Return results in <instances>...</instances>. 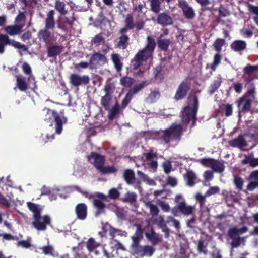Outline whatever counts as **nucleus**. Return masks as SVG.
<instances>
[{
    "mask_svg": "<svg viewBox=\"0 0 258 258\" xmlns=\"http://www.w3.org/2000/svg\"><path fill=\"white\" fill-rule=\"evenodd\" d=\"M63 48L64 47L62 45L49 46L47 49V56L48 57H55L61 53Z\"/></svg>",
    "mask_w": 258,
    "mask_h": 258,
    "instance_id": "aec40b11",
    "label": "nucleus"
},
{
    "mask_svg": "<svg viewBox=\"0 0 258 258\" xmlns=\"http://www.w3.org/2000/svg\"><path fill=\"white\" fill-rule=\"evenodd\" d=\"M229 145L232 147H238L242 148L247 146V143L242 135H240L237 138L230 140L228 142Z\"/></svg>",
    "mask_w": 258,
    "mask_h": 258,
    "instance_id": "6ab92c4d",
    "label": "nucleus"
},
{
    "mask_svg": "<svg viewBox=\"0 0 258 258\" xmlns=\"http://www.w3.org/2000/svg\"><path fill=\"white\" fill-rule=\"evenodd\" d=\"M258 70V66L247 65L243 69L244 75H250Z\"/></svg>",
    "mask_w": 258,
    "mask_h": 258,
    "instance_id": "5fc2aeb1",
    "label": "nucleus"
},
{
    "mask_svg": "<svg viewBox=\"0 0 258 258\" xmlns=\"http://www.w3.org/2000/svg\"><path fill=\"white\" fill-rule=\"evenodd\" d=\"M136 226L137 227V229L134 235L140 237V238H143L144 229L142 228V225L141 224H137L136 225Z\"/></svg>",
    "mask_w": 258,
    "mask_h": 258,
    "instance_id": "774afa93",
    "label": "nucleus"
},
{
    "mask_svg": "<svg viewBox=\"0 0 258 258\" xmlns=\"http://www.w3.org/2000/svg\"><path fill=\"white\" fill-rule=\"evenodd\" d=\"M117 169L113 166H104V165L99 170V172L103 174H111L116 172Z\"/></svg>",
    "mask_w": 258,
    "mask_h": 258,
    "instance_id": "603ef678",
    "label": "nucleus"
},
{
    "mask_svg": "<svg viewBox=\"0 0 258 258\" xmlns=\"http://www.w3.org/2000/svg\"><path fill=\"white\" fill-rule=\"evenodd\" d=\"M158 134L161 136V139L165 143L168 144L170 142L171 133L169 128L159 132Z\"/></svg>",
    "mask_w": 258,
    "mask_h": 258,
    "instance_id": "4c0bfd02",
    "label": "nucleus"
},
{
    "mask_svg": "<svg viewBox=\"0 0 258 258\" xmlns=\"http://www.w3.org/2000/svg\"><path fill=\"white\" fill-rule=\"evenodd\" d=\"M233 182L237 189L241 191L243 186L244 181L243 179L238 175H235L234 177Z\"/></svg>",
    "mask_w": 258,
    "mask_h": 258,
    "instance_id": "3c124183",
    "label": "nucleus"
},
{
    "mask_svg": "<svg viewBox=\"0 0 258 258\" xmlns=\"http://www.w3.org/2000/svg\"><path fill=\"white\" fill-rule=\"evenodd\" d=\"M240 34L245 38H251L253 35L252 31L248 29L243 28L240 30Z\"/></svg>",
    "mask_w": 258,
    "mask_h": 258,
    "instance_id": "338daca9",
    "label": "nucleus"
},
{
    "mask_svg": "<svg viewBox=\"0 0 258 258\" xmlns=\"http://www.w3.org/2000/svg\"><path fill=\"white\" fill-rule=\"evenodd\" d=\"M7 45H11L15 48L21 50L23 51H26L28 50V47L27 46L22 44L14 39H10L6 34L0 33V54L4 53L5 51V47Z\"/></svg>",
    "mask_w": 258,
    "mask_h": 258,
    "instance_id": "39448f33",
    "label": "nucleus"
},
{
    "mask_svg": "<svg viewBox=\"0 0 258 258\" xmlns=\"http://www.w3.org/2000/svg\"><path fill=\"white\" fill-rule=\"evenodd\" d=\"M27 206L29 209L33 212V217L40 215L41 209L39 208L38 205L32 202H29L27 203Z\"/></svg>",
    "mask_w": 258,
    "mask_h": 258,
    "instance_id": "a19ab883",
    "label": "nucleus"
},
{
    "mask_svg": "<svg viewBox=\"0 0 258 258\" xmlns=\"http://www.w3.org/2000/svg\"><path fill=\"white\" fill-rule=\"evenodd\" d=\"M222 83V77L221 75L218 74L216 77V79L213 81L209 87V93L211 95L214 94L221 86Z\"/></svg>",
    "mask_w": 258,
    "mask_h": 258,
    "instance_id": "393cba45",
    "label": "nucleus"
},
{
    "mask_svg": "<svg viewBox=\"0 0 258 258\" xmlns=\"http://www.w3.org/2000/svg\"><path fill=\"white\" fill-rule=\"evenodd\" d=\"M123 177L127 184H133L135 177V173L131 169L125 170L123 172Z\"/></svg>",
    "mask_w": 258,
    "mask_h": 258,
    "instance_id": "473e14b6",
    "label": "nucleus"
},
{
    "mask_svg": "<svg viewBox=\"0 0 258 258\" xmlns=\"http://www.w3.org/2000/svg\"><path fill=\"white\" fill-rule=\"evenodd\" d=\"M146 228L149 229V232H146L145 233L147 239L153 245L158 244L161 241L159 234L155 233L153 227L150 226L149 223H148Z\"/></svg>",
    "mask_w": 258,
    "mask_h": 258,
    "instance_id": "2eb2a0df",
    "label": "nucleus"
},
{
    "mask_svg": "<svg viewBox=\"0 0 258 258\" xmlns=\"http://www.w3.org/2000/svg\"><path fill=\"white\" fill-rule=\"evenodd\" d=\"M121 107L119 103L116 102L114 105V106L112 108H110L109 110L108 113V118L110 120L113 119L119 113L120 110L121 109Z\"/></svg>",
    "mask_w": 258,
    "mask_h": 258,
    "instance_id": "72a5a7b5",
    "label": "nucleus"
},
{
    "mask_svg": "<svg viewBox=\"0 0 258 258\" xmlns=\"http://www.w3.org/2000/svg\"><path fill=\"white\" fill-rule=\"evenodd\" d=\"M147 41L146 46L139 51L131 61V67L134 70L138 69L143 64V62L152 57L156 43L154 39L149 36L147 37Z\"/></svg>",
    "mask_w": 258,
    "mask_h": 258,
    "instance_id": "f257e3e1",
    "label": "nucleus"
},
{
    "mask_svg": "<svg viewBox=\"0 0 258 258\" xmlns=\"http://www.w3.org/2000/svg\"><path fill=\"white\" fill-rule=\"evenodd\" d=\"M252 98L243 96L238 101L239 113H246L250 111L252 106Z\"/></svg>",
    "mask_w": 258,
    "mask_h": 258,
    "instance_id": "1a4fd4ad",
    "label": "nucleus"
},
{
    "mask_svg": "<svg viewBox=\"0 0 258 258\" xmlns=\"http://www.w3.org/2000/svg\"><path fill=\"white\" fill-rule=\"evenodd\" d=\"M121 57L117 53H112L111 55V59L114 64L115 69L117 71H120L122 70L123 64L121 61Z\"/></svg>",
    "mask_w": 258,
    "mask_h": 258,
    "instance_id": "c756f323",
    "label": "nucleus"
},
{
    "mask_svg": "<svg viewBox=\"0 0 258 258\" xmlns=\"http://www.w3.org/2000/svg\"><path fill=\"white\" fill-rule=\"evenodd\" d=\"M166 223H172L173 226H174L177 229H178L180 228V223L178 220L174 218L172 216H167L166 218Z\"/></svg>",
    "mask_w": 258,
    "mask_h": 258,
    "instance_id": "052dcab7",
    "label": "nucleus"
},
{
    "mask_svg": "<svg viewBox=\"0 0 258 258\" xmlns=\"http://www.w3.org/2000/svg\"><path fill=\"white\" fill-rule=\"evenodd\" d=\"M173 138L179 140L182 133V127L180 124H173L168 128Z\"/></svg>",
    "mask_w": 258,
    "mask_h": 258,
    "instance_id": "b1692460",
    "label": "nucleus"
},
{
    "mask_svg": "<svg viewBox=\"0 0 258 258\" xmlns=\"http://www.w3.org/2000/svg\"><path fill=\"white\" fill-rule=\"evenodd\" d=\"M100 245V244L96 242L93 238H89L86 242V247L89 252H93Z\"/></svg>",
    "mask_w": 258,
    "mask_h": 258,
    "instance_id": "79ce46f5",
    "label": "nucleus"
},
{
    "mask_svg": "<svg viewBox=\"0 0 258 258\" xmlns=\"http://www.w3.org/2000/svg\"><path fill=\"white\" fill-rule=\"evenodd\" d=\"M155 251V249L151 246L145 245L140 246L133 252L134 254L138 255L141 257L144 256H151Z\"/></svg>",
    "mask_w": 258,
    "mask_h": 258,
    "instance_id": "4468645a",
    "label": "nucleus"
},
{
    "mask_svg": "<svg viewBox=\"0 0 258 258\" xmlns=\"http://www.w3.org/2000/svg\"><path fill=\"white\" fill-rule=\"evenodd\" d=\"M16 86L21 91H26L28 88V85L25 78L16 76Z\"/></svg>",
    "mask_w": 258,
    "mask_h": 258,
    "instance_id": "7c9ffc66",
    "label": "nucleus"
},
{
    "mask_svg": "<svg viewBox=\"0 0 258 258\" xmlns=\"http://www.w3.org/2000/svg\"><path fill=\"white\" fill-rule=\"evenodd\" d=\"M54 14L55 12L53 10L49 11L47 14L45 20V28L46 29H53L55 27Z\"/></svg>",
    "mask_w": 258,
    "mask_h": 258,
    "instance_id": "a211bd4d",
    "label": "nucleus"
},
{
    "mask_svg": "<svg viewBox=\"0 0 258 258\" xmlns=\"http://www.w3.org/2000/svg\"><path fill=\"white\" fill-rule=\"evenodd\" d=\"M163 35H160L157 41V44L159 48L162 51H167L171 43L170 39H162Z\"/></svg>",
    "mask_w": 258,
    "mask_h": 258,
    "instance_id": "bb28decb",
    "label": "nucleus"
},
{
    "mask_svg": "<svg viewBox=\"0 0 258 258\" xmlns=\"http://www.w3.org/2000/svg\"><path fill=\"white\" fill-rule=\"evenodd\" d=\"M32 224L38 230L43 231L46 229L47 225L50 223V218L48 215L41 216L40 215L33 217Z\"/></svg>",
    "mask_w": 258,
    "mask_h": 258,
    "instance_id": "423d86ee",
    "label": "nucleus"
},
{
    "mask_svg": "<svg viewBox=\"0 0 258 258\" xmlns=\"http://www.w3.org/2000/svg\"><path fill=\"white\" fill-rule=\"evenodd\" d=\"M108 62L107 57L100 53L95 52L90 57V66L100 65L103 66Z\"/></svg>",
    "mask_w": 258,
    "mask_h": 258,
    "instance_id": "ddd939ff",
    "label": "nucleus"
},
{
    "mask_svg": "<svg viewBox=\"0 0 258 258\" xmlns=\"http://www.w3.org/2000/svg\"><path fill=\"white\" fill-rule=\"evenodd\" d=\"M112 100L111 95H104L101 100V105L106 110H109L110 108V103Z\"/></svg>",
    "mask_w": 258,
    "mask_h": 258,
    "instance_id": "c9c22d12",
    "label": "nucleus"
},
{
    "mask_svg": "<svg viewBox=\"0 0 258 258\" xmlns=\"http://www.w3.org/2000/svg\"><path fill=\"white\" fill-rule=\"evenodd\" d=\"M49 29L46 28L40 30L38 33V37L40 40L43 41L47 45L51 43L52 39L51 33L48 31Z\"/></svg>",
    "mask_w": 258,
    "mask_h": 258,
    "instance_id": "4be33fe9",
    "label": "nucleus"
},
{
    "mask_svg": "<svg viewBox=\"0 0 258 258\" xmlns=\"http://www.w3.org/2000/svg\"><path fill=\"white\" fill-rule=\"evenodd\" d=\"M23 26L21 25H12L5 27V31L11 36H15L22 32Z\"/></svg>",
    "mask_w": 258,
    "mask_h": 258,
    "instance_id": "5701e85b",
    "label": "nucleus"
},
{
    "mask_svg": "<svg viewBox=\"0 0 258 258\" xmlns=\"http://www.w3.org/2000/svg\"><path fill=\"white\" fill-rule=\"evenodd\" d=\"M42 119L47 123L52 125L55 122V132L60 134L62 132L63 125L67 123L68 119L64 116L61 117L55 111L45 108L41 112Z\"/></svg>",
    "mask_w": 258,
    "mask_h": 258,
    "instance_id": "f03ea898",
    "label": "nucleus"
},
{
    "mask_svg": "<svg viewBox=\"0 0 258 258\" xmlns=\"http://www.w3.org/2000/svg\"><path fill=\"white\" fill-rule=\"evenodd\" d=\"M120 196V192L118 190L115 188L110 189L108 192V197L113 200H116L119 198Z\"/></svg>",
    "mask_w": 258,
    "mask_h": 258,
    "instance_id": "680f3d73",
    "label": "nucleus"
},
{
    "mask_svg": "<svg viewBox=\"0 0 258 258\" xmlns=\"http://www.w3.org/2000/svg\"><path fill=\"white\" fill-rule=\"evenodd\" d=\"M174 202L176 205L171 209V213L174 216L194 215L195 206L188 205L182 195H177L174 198Z\"/></svg>",
    "mask_w": 258,
    "mask_h": 258,
    "instance_id": "7ed1b4c3",
    "label": "nucleus"
},
{
    "mask_svg": "<svg viewBox=\"0 0 258 258\" xmlns=\"http://www.w3.org/2000/svg\"><path fill=\"white\" fill-rule=\"evenodd\" d=\"M131 239L132 240V243L131 245V249L134 251L141 245H140V242L142 239V238H140V237L132 236L131 237Z\"/></svg>",
    "mask_w": 258,
    "mask_h": 258,
    "instance_id": "6e6d98bb",
    "label": "nucleus"
},
{
    "mask_svg": "<svg viewBox=\"0 0 258 258\" xmlns=\"http://www.w3.org/2000/svg\"><path fill=\"white\" fill-rule=\"evenodd\" d=\"M125 26L130 29H133L135 27L133 16L131 14H128L126 15L125 19Z\"/></svg>",
    "mask_w": 258,
    "mask_h": 258,
    "instance_id": "13d9d810",
    "label": "nucleus"
},
{
    "mask_svg": "<svg viewBox=\"0 0 258 258\" xmlns=\"http://www.w3.org/2000/svg\"><path fill=\"white\" fill-rule=\"evenodd\" d=\"M88 161L94 164V166L98 171L101 168L105 163L104 156L96 152H92L88 156Z\"/></svg>",
    "mask_w": 258,
    "mask_h": 258,
    "instance_id": "9d476101",
    "label": "nucleus"
},
{
    "mask_svg": "<svg viewBox=\"0 0 258 258\" xmlns=\"http://www.w3.org/2000/svg\"><path fill=\"white\" fill-rule=\"evenodd\" d=\"M70 84L75 87L89 84L90 78L88 75L80 76L77 74H72L69 78Z\"/></svg>",
    "mask_w": 258,
    "mask_h": 258,
    "instance_id": "6e6552de",
    "label": "nucleus"
},
{
    "mask_svg": "<svg viewBox=\"0 0 258 258\" xmlns=\"http://www.w3.org/2000/svg\"><path fill=\"white\" fill-rule=\"evenodd\" d=\"M115 234H117L120 236H126L127 233L125 231L115 229L112 227H110L109 229V234L113 238L115 237Z\"/></svg>",
    "mask_w": 258,
    "mask_h": 258,
    "instance_id": "4d7b16f0",
    "label": "nucleus"
},
{
    "mask_svg": "<svg viewBox=\"0 0 258 258\" xmlns=\"http://www.w3.org/2000/svg\"><path fill=\"white\" fill-rule=\"evenodd\" d=\"M75 212L78 219L85 220L87 215V207L85 203H80L77 205L75 208Z\"/></svg>",
    "mask_w": 258,
    "mask_h": 258,
    "instance_id": "dca6fc26",
    "label": "nucleus"
},
{
    "mask_svg": "<svg viewBox=\"0 0 258 258\" xmlns=\"http://www.w3.org/2000/svg\"><path fill=\"white\" fill-rule=\"evenodd\" d=\"M241 163L243 165L249 164L252 167H256L258 165V158L253 157L252 153L249 155H244V158L241 161Z\"/></svg>",
    "mask_w": 258,
    "mask_h": 258,
    "instance_id": "cd10ccee",
    "label": "nucleus"
},
{
    "mask_svg": "<svg viewBox=\"0 0 258 258\" xmlns=\"http://www.w3.org/2000/svg\"><path fill=\"white\" fill-rule=\"evenodd\" d=\"M220 109L222 110V111L224 112L225 115L227 117H229L232 114L233 107L231 104H223L220 107Z\"/></svg>",
    "mask_w": 258,
    "mask_h": 258,
    "instance_id": "8fccbe9b",
    "label": "nucleus"
},
{
    "mask_svg": "<svg viewBox=\"0 0 258 258\" xmlns=\"http://www.w3.org/2000/svg\"><path fill=\"white\" fill-rule=\"evenodd\" d=\"M166 223L163 220V219L161 218L158 222V225L162 229V231L165 233L166 236L168 237L169 235V229L167 227Z\"/></svg>",
    "mask_w": 258,
    "mask_h": 258,
    "instance_id": "bf43d9fd",
    "label": "nucleus"
},
{
    "mask_svg": "<svg viewBox=\"0 0 258 258\" xmlns=\"http://www.w3.org/2000/svg\"><path fill=\"white\" fill-rule=\"evenodd\" d=\"M149 84V82L148 81H143L140 83L135 85L127 93L133 97Z\"/></svg>",
    "mask_w": 258,
    "mask_h": 258,
    "instance_id": "a878e982",
    "label": "nucleus"
},
{
    "mask_svg": "<svg viewBox=\"0 0 258 258\" xmlns=\"http://www.w3.org/2000/svg\"><path fill=\"white\" fill-rule=\"evenodd\" d=\"M93 205L98 211L99 213H104L105 208V204L100 200L94 199Z\"/></svg>",
    "mask_w": 258,
    "mask_h": 258,
    "instance_id": "de8ad7c7",
    "label": "nucleus"
},
{
    "mask_svg": "<svg viewBox=\"0 0 258 258\" xmlns=\"http://www.w3.org/2000/svg\"><path fill=\"white\" fill-rule=\"evenodd\" d=\"M133 97L128 93H127L125 95V96L124 98L123 99L121 105V108L122 109H124L126 107L127 105L129 104L130 101H131Z\"/></svg>",
    "mask_w": 258,
    "mask_h": 258,
    "instance_id": "0e129e2a",
    "label": "nucleus"
},
{
    "mask_svg": "<svg viewBox=\"0 0 258 258\" xmlns=\"http://www.w3.org/2000/svg\"><path fill=\"white\" fill-rule=\"evenodd\" d=\"M228 235L231 239L240 237L238 233L237 228L236 227L229 229L228 232Z\"/></svg>",
    "mask_w": 258,
    "mask_h": 258,
    "instance_id": "69168bd1",
    "label": "nucleus"
},
{
    "mask_svg": "<svg viewBox=\"0 0 258 258\" xmlns=\"http://www.w3.org/2000/svg\"><path fill=\"white\" fill-rule=\"evenodd\" d=\"M145 205L150 209V212L153 216H157L158 214L159 211L158 207L152 204L151 202H146Z\"/></svg>",
    "mask_w": 258,
    "mask_h": 258,
    "instance_id": "09e8293b",
    "label": "nucleus"
},
{
    "mask_svg": "<svg viewBox=\"0 0 258 258\" xmlns=\"http://www.w3.org/2000/svg\"><path fill=\"white\" fill-rule=\"evenodd\" d=\"M164 68V66L160 63L159 65H157L155 68V70L154 71V78L156 80H158L160 82H161L162 80L164 78V74L163 73V70Z\"/></svg>",
    "mask_w": 258,
    "mask_h": 258,
    "instance_id": "2f4dec72",
    "label": "nucleus"
},
{
    "mask_svg": "<svg viewBox=\"0 0 258 258\" xmlns=\"http://www.w3.org/2000/svg\"><path fill=\"white\" fill-rule=\"evenodd\" d=\"M222 59V56L220 54V53H218L215 55L214 57V61L211 65V69L213 71H215L217 68V67L221 63Z\"/></svg>",
    "mask_w": 258,
    "mask_h": 258,
    "instance_id": "864d4df0",
    "label": "nucleus"
},
{
    "mask_svg": "<svg viewBox=\"0 0 258 258\" xmlns=\"http://www.w3.org/2000/svg\"><path fill=\"white\" fill-rule=\"evenodd\" d=\"M135 80L134 78L128 76L121 77L120 79V84L125 88L131 87L134 83Z\"/></svg>",
    "mask_w": 258,
    "mask_h": 258,
    "instance_id": "f704fd0d",
    "label": "nucleus"
},
{
    "mask_svg": "<svg viewBox=\"0 0 258 258\" xmlns=\"http://www.w3.org/2000/svg\"><path fill=\"white\" fill-rule=\"evenodd\" d=\"M225 44V40L223 38H217L213 43L214 49L218 53H220L222 47Z\"/></svg>",
    "mask_w": 258,
    "mask_h": 258,
    "instance_id": "49530a36",
    "label": "nucleus"
},
{
    "mask_svg": "<svg viewBox=\"0 0 258 258\" xmlns=\"http://www.w3.org/2000/svg\"><path fill=\"white\" fill-rule=\"evenodd\" d=\"M161 3L160 0H151L150 9L154 13L158 14L161 10Z\"/></svg>",
    "mask_w": 258,
    "mask_h": 258,
    "instance_id": "ea45409f",
    "label": "nucleus"
},
{
    "mask_svg": "<svg viewBox=\"0 0 258 258\" xmlns=\"http://www.w3.org/2000/svg\"><path fill=\"white\" fill-rule=\"evenodd\" d=\"M198 101L197 96H194L192 98V103L190 106L188 105L183 108L181 111V121L183 123L188 124L192 121L191 128L196 124L197 120L196 113L198 110Z\"/></svg>",
    "mask_w": 258,
    "mask_h": 258,
    "instance_id": "20e7f679",
    "label": "nucleus"
},
{
    "mask_svg": "<svg viewBox=\"0 0 258 258\" xmlns=\"http://www.w3.org/2000/svg\"><path fill=\"white\" fill-rule=\"evenodd\" d=\"M184 179L186 181V184L190 187L193 186L196 179V175L193 171L190 170H186V173L183 175Z\"/></svg>",
    "mask_w": 258,
    "mask_h": 258,
    "instance_id": "c85d7f7f",
    "label": "nucleus"
},
{
    "mask_svg": "<svg viewBox=\"0 0 258 258\" xmlns=\"http://www.w3.org/2000/svg\"><path fill=\"white\" fill-rule=\"evenodd\" d=\"M207 246L205 244V241L200 239L197 241V250L200 253L207 254L208 253Z\"/></svg>",
    "mask_w": 258,
    "mask_h": 258,
    "instance_id": "e433bc0d",
    "label": "nucleus"
},
{
    "mask_svg": "<svg viewBox=\"0 0 258 258\" xmlns=\"http://www.w3.org/2000/svg\"><path fill=\"white\" fill-rule=\"evenodd\" d=\"M178 6L181 9L184 17L188 19H192L195 13L194 9L189 6L185 0H178Z\"/></svg>",
    "mask_w": 258,
    "mask_h": 258,
    "instance_id": "9b49d317",
    "label": "nucleus"
},
{
    "mask_svg": "<svg viewBox=\"0 0 258 258\" xmlns=\"http://www.w3.org/2000/svg\"><path fill=\"white\" fill-rule=\"evenodd\" d=\"M160 97L159 91H151L146 99V101L149 103H155Z\"/></svg>",
    "mask_w": 258,
    "mask_h": 258,
    "instance_id": "c03bdc74",
    "label": "nucleus"
},
{
    "mask_svg": "<svg viewBox=\"0 0 258 258\" xmlns=\"http://www.w3.org/2000/svg\"><path fill=\"white\" fill-rule=\"evenodd\" d=\"M190 89V84L187 80L183 81L178 86L174 97V100L178 101L184 98Z\"/></svg>",
    "mask_w": 258,
    "mask_h": 258,
    "instance_id": "0eeeda50",
    "label": "nucleus"
},
{
    "mask_svg": "<svg viewBox=\"0 0 258 258\" xmlns=\"http://www.w3.org/2000/svg\"><path fill=\"white\" fill-rule=\"evenodd\" d=\"M211 168L215 172L221 173L224 171L225 167L222 163L215 159Z\"/></svg>",
    "mask_w": 258,
    "mask_h": 258,
    "instance_id": "a18cd8bd",
    "label": "nucleus"
},
{
    "mask_svg": "<svg viewBox=\"0 0 258 258\" xmlns=\"http://www.w3.org/2000/svg\"><path fill=\"white\" fill-rule=\"evenodd\" d=\"M215 159L210 158H204L200 159V163L205 167H211Z\"/></svg>",
    "mask_w": 258,
    "mask_h": 258,
    "instance_id": "e2e57ef3",
    "label": "nucleus"
},
{
    "mask_svg": "<svg viewBox=\"0 0 258 258\" xmlns=\"http://www.w3.org/2000/svg\"><path fill=\"white\" fill-rule=\"evenodd\" d=\"M156 22L158 24L164 27L171 25L173 24L172 18L167 12L158 13Z\"/></svg>",
    "mask_w": 258,
    "mask_h": 258,
    "instance_id": "f8f14e48",
    "label": "nucleus"
},
{
    "mask_svg": "<svg viewBox=\"0 0 258 258\" xmlns=\"http://www.w3.org/2000/svg\"><path fill=\"white\" fill-rule=\"evenodd\" d=\"M130 37L128 36H120L115 41V45L116 48L122 49L127 48L130 44Z\"/></svg>",
    "mask_w": 258,
    "mask_h": 258,
    "instance_id": "f3484780",
    "label": "nucleus"
},
{
    "mask_svg": "<svg viewBox=\"0 0 258 258\" xmlns=\"http://www.w3.org/2000/svg\"><path fill=\"white\" fill-rule=\"evenodd\" d=\"M65 3L59 0H56L54 3L55 9L62 15H66L67 13V10L65 9Z\"/></svg>",
    "mask_w": 258,
    "mask_h": 258,
    "instance_id": "58836bf2",
    "label": "nucleus"
},
{
    "mask_svg": "<svg viewBox=\"0 0 258 258\" xmlns=\"http://www.w3.org/2000/svg\"><path fill=\"white\" fill-rule=\"evenodd\" d=\"M246 42L242 40H237L232 42L230 45L231 48L235 52H241L246 48Z\"/></svg>",
    "mask_w": 258,
    "mask_h": 258,
    "instance_id": "412c9836",
    "label": "nucleus"
},
{
    "mask_svg": "<svg viewBox=\"0 0 258 258\" xmlns=\"http://www.w3.org/2000/svg\"><path fill=\"white\" fill-rule=\"evenodd\" d=\"M122 201L125 203L133 204L137 201V195L134 192H127L122 199Z\"/></svg>",
    "mask_w": 258,
    "mask_h": 258,
    "instance_id": "37998d69",
    "label": "nucleus"
}]
</instances>
